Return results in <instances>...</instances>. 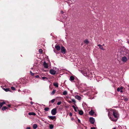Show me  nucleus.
<instances>
[{
  "instance_id": "a878e982",
  "label": "nucleus",
  "mask_w": 129,
  "mask_h": 129,
  "mask_svg": "<svg viewBox=\"0 0 129 129\" xmlns=\"http://www.w3.org/2000/svg\"><path fill=\"white\" fill-rule=\"evenodd\" d=\"M56 87H58V84L57 83H54L53 84Z\"/></svg>"
},
{
  "instance_id": "bb28decb",
  "label": "nucleus",
  "mask_w": 129,
  "mask_h": 129,
  "mask_svg": "<svg viewBox=\"0 0 129 129\" xmlns=\"http://www.w3.org/2000/svg\"><path fill=\"white\" fill-rule=\"evenodd\" d=\"M67 94V91H64L63 92V95H66Z\"/></svg>"
},
{
  "instance_id": "dca6fc26",
  "label": "nucleus",
  "mask_w": 129,
  "mask_h": 129,
  "mask_svg": "<svg viewBox=\"0 0 129 129\" xmlns=\"http://www.w3.org/2000/svg\"><path fill=\"white\" fill-rule=\"evenodd\" d=\"M94 112L92 110H91V111L89 112V114L91 115H93Z\"/></svg>"
},
{
  "instance_id": "4468645a",
  "label": "nucleus",
  "mask_w": 129,
  "mask_h": 129,
  "mask_svg": "<svg viewBox=\"0 0 129 129\" xmlns=\"http://www.w3.org/2000/svg\"><path fill=\"white\" fill-rule=\"evenodd\" d=\"M5 104L6 102L5 101H3V102L0 103V108H1L4 104Z\"/></svg>"
},
{
  "instance_id": "393cba45",
  "label": "nucleus",
  "mask_w": 129,
  "mask_h": 129,
  "mask_svg": "<svg viewBox=\"0 0 129 129\" xmlns=\"http://www.w3.org/2000/svg\"><path fill=\"white\" fill-rule=\"evenodd\" d=\"M54 126L52 124H50L49 125V128L50 129H52L53 128Z\"/></svg>"
},
{
  "instance_id": "412c9836",
  "label": "nucleus",
  "mask_w": 129,
  "mask_h": 129,
  "mask_svg": "<svg viewBox=\"0 0 129 129\" xmlns=\"http://www.w3.org/2000/svg\"><path fill=\"white\" fill-rule=\"evenodd\" d=\"M74 77L72 76H71L70 77V80L71 81H73L74 80Z\"/></svg>"
},
{
  "instance_id": "ddd939ff",
  "label": "nucleus",
  "mask_w": 129,
  "mask_h": 129,
  "mask_svg": "<svg viewBox=\"0 0 129 129\" xmlns=\"http://www.w3.org/2000/svg\"><path fill=\"white\" fill-rule=\"evenodd\" d=\"M98 46L99 48L101 49H102V50H104V48L103 47V46L102 45L100 44H98Z\"/></svg>"
},
{
  "instance_id": "6ab92c4d",
  "label": "nucleus",
  "mask_w": 129,
  "mask_h": 129,
  "mask_svg": "<svg viewBox=\"0 0 129 129\" xmlns=\"http://www.w3.org/2000/svg\"><path fill=\"white\" fill-rule=\"evenodd\" d=\"M72 107L74 109L75 111L76 112H77V108L74 105L72 106Z\"/></svg>"
},
{
  "instance_id": "c756f323",
  "label": "nucleus",
  "mask_w": 129,
  "mask_h": 129,
  "mask_svg": "<svg viewBox=\"0 0 129 129\" xmlns=\"http://www.w3.org/2000/svg\"><path fill=\"white\" fill-rule=\"evenodd\" d=\"M55 99H53L51 100V101L52 103H53L55 101Z\"/></svg>"
},
{
  "instance_id": "f257e3e1",
  "label": "nucleus",
  "mask_w": 129,
  "mask_h": 129,
  "mask_svg": "<svg viewBox=\"0 0 129 129\" xmlns=\"http://www.w3.org/2000/svg\"><path fill=\"white\" fill-rule=\"evenodd\" d=\"M113 115L114 117L113 118L112 116L111 121H116L119 117V114L118 111L115 110L113 109Z\"/></svg>"
},
{
  "instance_id": "6e6552de",
  "label": "nucleus",
  "mask_w": 129,
  "mask_h": 129,
  "mask_svg": "<svg viewBox=\"0 0 129 129\" xmlns=\"http://www.w3.org/2000/svg\"><path fill=\"white\" fill-rule=\"evenodd\" d=\"M89 120L91 124H93L94 123L95 121V120L94 118L92 117L90 118H89Z\"/></svg>"
},
{
  "instance_id": "39448f33",
  "label": "nucleus",
  "mask_w": 129,
  "mask_h": 129,
  "mask_svg": "<svg viewBox=\"0 0 129 129\" xmlns=\"http://www.w3.org/2000/svg\"><path fill=\"white\" fill-rule=\"evenodd\" d=\"M56 71L53 69H51L49 71L50 73L52 75H54L56 73Z\"/></svg>"
},
{
  "instance_id": "2f4dec72",
  "label": "nucleus",
  "mask_w": 129,
  "mask_h": 129,
  "mask_svg": "<svg viewBox=\"0 0 129 129\" xmlns=\"http://www.w3.org/2000/svg\"><path fill=\"white\" fill-rule=\"evenodd\" d=\"M11 88L12 90H16L15 88L13 87H11Z\"/></svg>"
},
{
  "instance_id": "79ce46f5",
  "label": "nucleus",
  "mask_w": 129,
  "mask_h": 129,
  "mask_svg": "<svg viewBox=\"0 0 129 129\" xmlns=\"http://www.w3.org/2000/svg\"><path fill=\"white\" fill-rule=\"evenodd\" d=\"M123 87L122 86H121L120 87V90H122L123 89Z\"/></svg>"
},
{
  "instance_id": "7c9ffc66",
  "label": "nucleus",
  "mask_w": 129,
  "mask_h": 129,
  "mask_svg": "<svg viewBox=\"0 0 129 129\" xmlns=\"http://www.w3.org/2000/svg\"><path fill=\"white\" fill-rule=\"evenodd\" d=\"M71 100H72V101L73 102H74V103H76V101H75V100L74 99H72Z\"/></svg>"
},
{
  "instance_id": "c03bdc74",
  "label": "nucleus",
  "mask_w": 129,
  "mask_h": 129,
  "mask_svg": "<svg viewBox=\"0 0 129 129\" xmlns=\"http://www.w3.org/2000/svg\"><path fill=\"white\" fill-rule=\"evenodd\" d=\"M8 106L9 107H11V105H8Z\"/></svg>"
},
{
  "instance_id": "cd10ccee",
  "label": "nucleus",
  "mask_w": 129,
  "mask_h": 129,
  "mask_svg": "<svg viewBox=\"0 0 129 129\" xmlns=\"http://www.w3.org/2000/svg\"><path fill=\"white\" fill-rule=\"evenodd\" d=\"M49 110V108L48 107H46L44 109V110L45 111H48Z\"/></svg>"
},
{
  "instance_id": "9b49d317",
  "label": "nucleus",
  "mask_w": 129,
  "mask_h": 129,
  "mask_svg": "<svg viewBox=\"0 0 129 129\" xmlns=\"http://www.w3.org/2000/svg\"><path fill=\"white\" fill-rule=\"evenodd\" d=\"M48 117L49 118V119L52 120H53L54 119L56 118V117L55 116H48Z\"/></svg>"
},
{
  "instance_id": "58836bf2",
  "label": "nucleus",
  "mask_w": 129,
  "mask_h": 129,
  "mask_svg": "<svg viewBox=\"0 0 129 129\" xmlns=\"http://www.w3.org/2000/svg\"><path fill=\"white\" fill-rule=\"evenodd\" d=\"M69 115L70 116H71L72 115V113L70 112L69 113Z\"/></svg>"
},
{
  "instance_id": "7ed1b4c3",
  "label": "nucleus",
  "mask_w": 129,
  "mask_h": 129,
  "mask_svg": "<svg viewBox=\"0 0 129 129\" xmlns=\"http://www.w3.org/2000/svg\"><path fill=\"white\" fill-rule=\"evenodd\" d=\"M126 56H124L122 57L121 60L124 63L126 62L129 59V54L126 55Z\"/></svg>"
},
{
  "instance_id": "2eb2a0df",
  "label": "nucleus",
  "mask_w": 129,
  "mask_h": 129,
  "mask_svg": "<svg viewBox=\"0 0 129 129\" xmlns=\"http://www.w3.org/2000/svg\"><path fill=\"white\" fill-rule=\"evenodd\" d=\"M29 115H32L35 116L36 115V114L34 112H29L28 113Z\"/></svg>"
},
{
  "instance_id": "de8ad7c7",
  "label": "nucleus",
  "mask_w": 129,
  "mask_h": 129,
  "mask_svg": "<svg viewBox=\"0 0 129 129\" xmlns=\"http://www.w3.org/2000/svg\"><path fill=\"white\" fill-rule=\"evenodd\" d=\"M120 92H123V91L122 90H121L120 91Z\"/></svg>"
},
{
  "instance_id": "49530a36",
  "label": "nucleus",
  "mask_w": 129,
  "mask_h": 129,
  "mask_svg": "<svg viewBox=\"0 0 129 129\" xmlns=\"http://www.w3.org/2000/svg\"><path fill=\"white\" fill-rule=\"evenodd\" d=\"M61 14H62V13H63V11H61Z\"/></svg>"
},
{
  "instance_id": "ea45409f",
  "label": "nucleus",
  "mask_w": 129,
  "mask_h": 129,
  "mask_svg": "<svg viewBox=\"0 0 129 129\" xmlns=\"http://www.w3.org/2000/svg\"><path fill=\"white\" fill-rule=\"evenodd\" d=\"M78 121L79 123H80L81 121L79 119H78Z\"/></svg>"
},
{
  "instance_id": "e433bc0d",
  "label": "nucleus",
  "mask_w": 129,
  "mask_h": 129,
  "mask_svg": "<svg viewBox=\"0 0 129 129\" xmlns=\"http://www.w3.org/2000/svg\"><path fill=\"white\" fill-rule=\"evenodd\" d=\"M35 77L37 78H40V76H39L38 75H37L35 76Z\"/></svg>"
},
{
  "instance_id": "f8f14e48",
  "label": "nucleus",
  "mask_w": 129,
  "mask_h": 129,
  "mask_svg": "<svg viewBox=\"0 0 129 129\" xmlns=\"http://www.w3.org/2000/svg\"><path fill=\"white\" fill-rule=\"evenodd\" d=\"M55 48L57 51H59L60 49V47L58 45L55 46Z\"/></svg>"
},
{
  "instance_id": "0eeeda50",
  "label": "nucleus",
  "mask_w": 129,
  "mask_h": 129,
  "mask_svg": "<svg viewBox=\"0 0 129 129\" xmlns=\"http://www.w3.org/2000/svg\"><path fill=\"white\" fill-rule=\"evenodd\" d=\"M61 52L63 54H65L66 53V49L63 46H61Z\"/></svg>"
},
{
  "instance_id": "b1692460",
  "label": "nucleus",
  "mask_w": 129,
  "mask_h": 129,
  "mask_svg": "<svg viewBox=\"0 0 129 129\" xmlns=\"http://www.w3.org/2000/svg\"><path fill=\"white\" fill-rule=\"evenodd\" d=\"M8 109V108L7 107H6L5 106H4L2 108V110L3 111H4L6 109Z\"/></svg>"
},
{
  "instance_id": "aec40b11",
  "label": "nucleus",
  "mask_w": 129,
  "mask_h": 129,
  "mask_svg": "<svg viewBox=\"0 0 129 129\" xmlns=\"http://www.w3.org/2000/svg\"><path fill=\"white\" fill-rule=\"evenodd\" d=\"M79 114L81 115H82L83 114V112L82 110L79 111Z\"/></svg>"
},
{
  "instance_id": "5701e85b",
  "label": "nucleus",
  "mask_w": 129,
  "mask_h": 129,
  "mask_svg": "<svg viewBox=\"0 0 129 129\" xmlns=\"http://www.w3.org/2000/svg\"><path fill=\"white\" fill-rule=\"evenodd\" d=\"M3 89L6 92H7L10 91L9 89V88H3Z\"/></svg>"
},
{
  "instance_id": "72a5a7b5",
  "label": "nucleus",
  "mask_w": 129,
  "mask_h": 129,
  "mask_svg": "<svg viewBox=\"0 0 129 129\" xmlns=\"http://www.w3.org/2000/svg\"><path fill=\"white\" fill-rule=\"evenodd\" d=\"M30 74L32 76H34V73H33L31 71H30Z\"/></svg>"
},
{
  "instance_id": "a19ab883",
  "label": "nucleus",
  "mask_w": 129,
  "mask_h": 129,
  "mask_svg": "<svg viewBox=\"0 0 129 129\" xmlns=\"http://www.w3.org/2000/svg\"><path fill=\"white\" fill-rule=\"evenodd\" d=\"M91 129H95V127H91Z\"/></svg>"
},
{
  "instance_id": "3c124183",
  "label": "nucleus",
  "mask_w": 129,
  "mask_h": 129,
  "mask_svg": "<svg viewBox=\"0 0 129 129\" xmlns=\"http://www.w3.org/2000/svg\"><path fill=\"white\" fill-rule=\"evenodd\" d=\"M18 91H20V90H18Z\"/></svg>"
},
{
  "instance_id": "8fccbe9b",
  "label": "nucleus",
  "mask_w": 129,
  "mask_h": 129,
  "mask_svg": "<svg viewBox=\"0 0 129 129\" xmlns=\"http://www.w3.org/2000/svg\"><path fill=\"white\" fill-rule=\"evenodd\" d=\"M14 109H15V110H16V108H14Z\"/></svg>"
},
{
  "instance_id": "09e8293b",
  "label": "nucleus",
  "mask_w": 129,
  "mask_h": 129,
  "mask_svg": "<svg viewBox=\"0 0 129 129\" xmlns=\"http://www.w3.org/2000/svg\"><path fill=\"white\" fill-rule=\"evenodd\" d=\"M103 45L104 46V44H103Z\"/></svg>"
},
{
  "instance_id": "423d86ee",
  "label": "nucleus",
  "mask_w": 129,
  "mask_h": 129,
  "mask_svg": "<svg viewBox=\"0 0 129 129\" xmlns=\"http://www.w3.org/2000/svg\"><path fill=\"white\" fill-rule=\"evenodd\" d=\"M56 113V108H54L52 109L51 111V113L53 115H55Z\"/></svg>"
},
{
  "instance_id": "9d476101",
  "label": "nucleus",
  "mask_w": 129,
  "mask_h": 129,
  "mask_svg": "<svg viewBox=\"0 0 129 129\" xmlns=\"http://www.w3.org/2000/svg\"><path fill=\"white\" fill-rule=\"evenodd\" d=\"M43 65L45 68L46 69L48 68V64L45 61L44 62Z\"/></svg>"
},
{
  "instance_id": "4be33fe9",
  "label": "nucleus",
  "mask_w": 129,
  "mask_h": 129,
  "mask_svg": "<svg viewBox=\"0 0 129 129\" xmlns=\"http://www.w3.org/2000/svg\"><path fill=\"white\" fill-rule=\"evenodd\" d=\"M56 90H54L51 93V94L52 95H53L55 93Z\"/></svg>"
},
{
  "instance_id": "20e7f679",
  "label": "nucleus",
  "mask_w": 129,
  "mask_h": 129,
  "mask_svg": "<svg viewBox=\"0 0 129 129\" xmlns=\"http://www.w3.org/2000/svg\"><path fill=\"white\" fill-rule=\"evenodd\" d=\"M113 109L110 110L108 113V116L111 120H112V117H111V116H112V115H113Z\"/></svg>"
},
{
  "instance_id": "4c0bfd02",
  "label": "nucleus",
  "mask_w": 129,
  "mask_h": 129,
  "mask_svg": "<svg viewBox=\"0 0 129 129\" xmlns=\"http://www.w3.org/2000/svg\"><path fill=\"white\" fill-rule=\"evenodd\" d=\"M120 89L119 88H117V90L118 91H120Z\"/></svg>"
},
{
  "instance_id": "473e14b6",
  "label": "nucleus",
  "mask_w": 129,
  "mask_h": 129,
  "mask_svg": "<svg viewBox=\"0 0 129 129\" xmlns=\"http://www.w3.org/2000/svg\"><path fill=\"white\" fill-rule=\"evenodd\" d=\"M61 103V101L59 102H57V104L58 105H60Z\"/></svg>"
},
{
  "instance_id": "a18cd8bd",
  "label": "nucleus",
  "mask_w": 129,
  "mask_h": 129,
  "mask_svg": "<svg viewBox=\"0 0 129 129\" xmlns=\"http://www.w3.org/2000/svg\"><path fill=\"white\" fill-rule=\"evenodd\" d=\"M30 104H31V105H32L33 104V103L32 102H30Z\"/></svg>"
},
{
  "instance_id": "a211bd4d",
  "label": "nucleus",
  "mask_w": 129,
  "mask_h": 129,
  "mask_svg": "<svg viewBox=\"0 0 129 129\" xmlns=\"http://www.w3.org/2000/svg\"><path fill=\"white\" fill-rule=\"evenodd\" d=\"M84 43L86 44H87L89 43V42L87 39L84 40Z\"/></svg>"
},
{
  "instance_id": "1a4fd4ad",
  "label": "nucleus",
  "mask_w": 129,
  "mask_h": 129,
  "mask_svg": "<svg viewBox=\"0 0 129 129\" xmlns=\"http://www.w3.org/2000/svg\"><path fill=\"white\" fill-rule=\"evenodd\" d=\"M75 98L79 101H80L81 99V97L78 95H76L75 96Z\"/></svg>"
},
{
  "instance_id": "37998d69",
  "label": "nucleus",
  "mask_w": 129,
  "mask_h": 129,
  "mask_svg": "<svg viewBox=\"0 0 129 129\" xmlns=\"http://www.w3.org/2000/svg\"><path fill=\"white\" fill-rule=\"evenodd\" d=\"M26 129H30V127H27Z\"/></svg>"
},
{
  "instance_id": "c9c22d12",
  "label": "nucleus",
  "mask_w": 129,
  "mask_h": 129,
  "mask_svg": "<svg viewBox=\"0 0 129 129\" xmlns=\"http://www.w3.org/2000/svg\"><path fill=\"white\" fill-rule=\"evenodd\" d=\"M42 79L43 80H44V79H47V78L46 77H42Z\"/></svg>"
},
{
  "instance_id": "f704fd0d",
  "label": "nucleus",
  "mask_w": 129,
  "mask_h": 129,
  "mask_svg": "<svg viewBox=\"0 0 129 129\" xmlns=\"http://www.w3.org/2000/svg\"><path fill=\"white\" fill-rule=\"evenodd\" d=\"M128 99L126 98H125L124 99V101L125 102L127 101H128Z\"/></svg>"
},
{
  "instance_id": "603ef678",
  "label": "nucleus",
  "mask_w": 129,
  "mask_h": 129,
  "mask_svg": "<svg viewBox=\"0 0 129 129\" xmlns=\"http://www.w3.org/2000/svg\"><path fill=\"white\" fill-rule=\"evenodd\" d=\"M69 103H71V101H70Z\"/></svg>"
},
{
  "instance_id": "f03ea898",
  "label": "nucleus",
  "mask_w": 129,
  "mask_h": 129,
  "mask_svg": "<svg viewBox=\"0 0 129 129\" xmlns=\"http://www.w3.org/2000/svg\"><path fill=\"white\" fill-rule=\"evenodd\" d=\"M79 71L85 76L89 77V71L87 69L84 68L83 70H80Z\"/></svg>"
},
{
  "instance_id": "c85d7f7f",
  "label": "nucleus",
  "mask_w": 129,
  "mask_h": 129,
  "mask_svg": "<svg viewBox=\"0 0 129 129\" xmlns=\"http://www.w3.org/2000/svg\"><path fill=\"white\" fill-rule=\"evenodd\" d=\"M39 52L40 53H42V51L41 49H40L39 50Z\"/></svg>"
},
{
  "instance_id": "f3484780",
  "label": "nucleus",
  "mask_w": 129,
  "mask_h": 129,
  "mask_svg": "<svg viewBox=\"0 0 129 129\" xmlns=\"http://www.w3.org/2000/svg\"><path fill=\"white\" fill-rule=\"evenodd\" d=\"M37 127V124H35L33 125V128L34 129H36Z\"/></svg>"
}]
</instances>
